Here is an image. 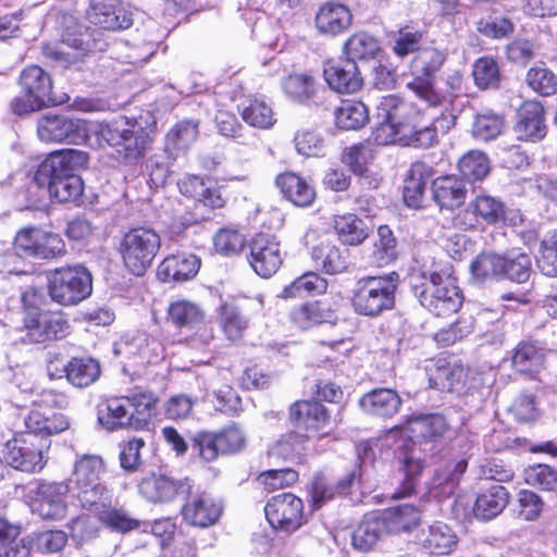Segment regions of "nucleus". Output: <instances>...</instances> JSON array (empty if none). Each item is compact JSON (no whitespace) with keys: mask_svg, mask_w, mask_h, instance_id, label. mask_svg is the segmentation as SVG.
<instances>
[{"mask_svg":"<svg viewBox=\"0 0 557 557\" xmlns=\"http://www.w3.org/2000/svg\"><path fill=\"white\" fill-rule=\"evenodd\" d=\"M88 163L82 150L64 149L50 153L38 166L30 188L48 193L60 202L76 200L83 194V181L75 174Z\"/></svg>","mask_w":557,"mask_h":557,"instance_id":"f257e3e1","label":"nucleus"},{"mask_svg":"<svg viewBox=\"0 0 557 557\" xmlns=\"http://www.w3.org/2000/svg\"><path fill=\"white\" fill-rule=\"evenodd\" d=\"M410 284L421 306L436 317H448L462 306L463 296L453 276L451 267L422 271L411 276Z\"/></svg>","mask_w":557,"mask_h":557,"instance_id":"f03ea898","label":"nucleus"},{"mask_svg":"<svg viewBox=\"0 0 557 557\" xmlns=\"http://www.w3.org/2000/svg\"><path fill=\"white\" fill-rule=\"evenodd\" d=\"M157 404L152 392L135 388L128 395L112 397L98 407V421L108 431L131 428L143 430L149 424Z\"/></svg>","mask_w":557,"mask_h":557,"instance_id":"7ed1b4c3","label":"nucleus"},{"mask_svg":"<svg viewBox=\"0 0 557 557\" xmlns=\"http://www.w3.org/2000/svg\"><path fill=\"white\" fill-rule=\"evenodd\" d=\"M399 274L391 272L384 275L360 277L351 289L350 302L359 315L376 318L395 307V294Z\"/></svg>","mask_w":557,"mask_h":557,"instance_id":"20e7f679","label":"nucleus"},{"mask_svg":"<svg viewBox=\"0 0 557 557\" xmlns=\"http://www.w3.org/2000/svg\"><path fill=\"white\" fill-rule=\"evenodd\" d=\"M161 248V236L151 226L138 225L123 233L117 251L126 271L143 276Z\"/></svg>","mask_w":557,"mask_h":557,"instance_id":"39448f33","label":"nucleus"},{"mask_svg":"<svg viewBox=\"0 0 557 557\" xmlns=\"http://www.w3.org/2000/svg\"><path fill=\"white\" fill-rule=\"evenodd\" d=\"M99 32L82 25L67 27L61 44H45L42 55L54 66L67 69L83 62L89 53L102 49Z\"/></svg>","mask_w":557,"mask_h":557,"instance_id":"423d86ee","label":"nucleus"},{"mask_svg":"<svg viewBox=\"0 0 557 557\" xmlns=\"http://www.w3.org/2000/svg\"><path fill=\"white\" fill-rule=\"evenodd\" d=\"M446 61V54L437 48L420 49L411 61L412 81L407 87L429 108L443 106L449 99L434 86V76Z\"/></svg>","mask_w":557,"mask_h":557,"instance_id":"0eeeda50","label":"nucleus"},{"mask_svg":"<svg viewBox=\"0 0 557 557\" xmlns=\"http://www.w3.org/2000/svg\"><path fill=\"white\" fill-rule=\"evenodd\" d=\"M48 294L61 306H76L92 293L91 272L83 264L66 265L47 274Z\"/></svg>","mask_w":557,"mask_h":557,"instance_id":"6e6552de","label":"nucleus"},{"mask_svg":"<svg viewBox=\"0 0 557 557\" xmlns=\"http://www.w3.org/2000/svg\"><path fill=\"white\" fill-rule=\"evenodd\" d=\"M103 471V461L98 456L86 455L76 461L69 485L83 508L110 497L111 491L100 480Z\"/></svg>","mask_w":557,"mask_h":557,"instance_id":"1a4fd4ad","label":"nucleus"},{"mask_svg":"<svg viewBox=\"0 0 557 557\" xmlns=\"http://www.w3.org/2000/svg\"><path fill=\"white\" fill-rule=\"evenodd\" d=\"M18 83L24 98L15 97L11 101V110L14 114L25 115L57 103L52 95V79L40 66L26 67L21 73Z\"/></svg>","mask_w":557,"mask_h":557,"instance_id":"9d476101","label":"nucleus"},{"mask_svg":"<svg viewBox=\"0 0 557 557\" xmlns=\"http://www.w3.org/2000/svg\"><path fill=\"white\" fill-rule=\"evenodd\" d=\"M48 440L33 433H17L3 446L4 461L13 469L26 473L40 472L46 463Z\"/></svg>","mask_w":557,"mask_h":557,"instance_id":"9b49d317","label":"nucleus"},{"mask_svg":"<svg viewBox=\"0 0 557 557\" xmlns=\"http://www.w3.org/2000/svg\"><path fill=\"white\" fill-rule=\"evenodd\" d=\"M166 322L181 333L195 334L202 344H208L213 338V331L207 322L205 310L194 301H171L166 309Z\"/></svg>","mask_w":557,"mask_h":557,"instance_id":"f8f14e48","label":"nucleus"},{"mask_svg":"<svg viewBox=\"0 0 557 557\" xmlns=\"http://www.w3.org/2000/svg\"><path fill=\"white\" fill-rule=\"evenodd\" d=\"M126 127L117 124L102 129V137L123 154L128 162L137 161L145 157L150 148L152 138L150 133L138 124L125 123Z\"/></svg>","mask_w":557,"mask_h":557,"instance_id":"ddd939ff","label":"nucleus"},{"mask_svg":"<svg viewBox=\"0 0 557 557\" xmlns=\"http://www.w3.org/2000/svg\"><path fill=\"white\" fill-rule=\"evenodd\" d=\"M506 220L503 201L485 193H479L460 212L455 221L463 230H475L482 225H497Z\"/></svg>","mask_w":557,"mask_h":557,"instance_id":"4468645a","label":"nucleus"},{"mask_svg":"<svg viewBox=\"0 0 557 557\" xmlns=\"http://www.w3.org/2000/svg\"><path fill=\"white\" fill-rule=\"evenodd\" d=\"M37 135L41 141L77 145L87 137L85 122L64 114L46 113L37 121Z\"/></svg>","mask_w":557,"mask_h":557,"instance_id":"2eb2a0df","label":"nucleus"},{"mask_svg":"<svg viewBox=\"0 0 557 557\" xmlns=\"http://www.w3.org/2000/svg\"><path fill=\"white\" fill-rule=\"evenodd\" d=\"M184 495L186 497L181 515L186 523L198 528H208L218 522L223 512V505L220 500L205 491L194 490L190 482Z\"/></svg>","mask_w":557,"mask_h":557,"instance_id":"dca6fc26","label":"nucleus"},{"mask_svg":"<svg viewBox=\"0 0 557 557\" xmlns=\"http://www.w3.org/2000/svg\"><path fill=\"white\" fill-rule=\"evenodd\" d=\"M264 512L274 529L285 532H294L305 522L304 503L292 493L273 496L267 503Z\"/></svg>","mask_w":557,"mask_h":557,"instance_id":"f3484780","label":"nucleus"},{"mask_svg":"<svg viewBox=\"0 0 557 557\" xmlns=\"http://www.w3.org/2000/svg\"><path fill=\"white\" fill-rule=\"evenodd\" d=\"M249 263L261 277H270L283 263L281 244L275 235L259 233L250 242Z\"/></svg>","mask_w":557,"mask_h":557,"instance_id":"a211bd4d","label":"nucleus"},{"mask_svg":"<svg viewBox=\"0 0 557 557\" xmlns=\"http://www.w3.org/2000/svg\"><path fill=\"white\" fill-rule=\"evenodd\" d=\"M24 326L33 343L61 339L70 330L69 321L60 311L28 312L24 318Z\"/></svg>","mask_w":557,"mask_h":557,"instance_id":"6ab92c4d","label":"nucleus"},{"mask_svg":"<svg viewBox=\"0 0 557 557\" xmlns=\"http://www.w3.org/2000/svg\"><path fill=\"white\" fill-rule=\"evenodd\" d=\"M381 109L386 113L372 133L374 143L384 146L404 140L400 136L401 123L406 114L413 111V106L395 96H388L383 98Z\"/></svg>","mask_w":557,"mask_h":557,"instance_id":"aec40b11","label":"nucleus"},{"mask_svg":"<svg viewBox=\"0 0 557 557\" xmlns=\"http://www.w3.org/2000/svg\"><path fill=\"white\" fill-rule=\"evenodd\" d=\"M70 485L64 482H37L34 494L33 510L44 519L58 520L66 513L65 495Z\"/></svg>","mask_w":557,"mask_h":557,"instance_id":"412c9836","label":"nucleus"},{"mask_svg":"<svg viewBox=\"0 0 557 557\" xmlns=\"http://www.w3.org/2000/svg\"><path fill=\"white\" fill-rule=\"evenodd\" d=\"M323 75L329 87L338 94H355L363 86L360 70L351 59L327 61Z\"/></svg>","mask_w":557,"mask_h":557,"instance_id":"4be33fe9","label":"nucleus"},{"mask_svg":"<svg viewBox=\"0 0 557 557\" xmlns=\"http://www.w3.org/2000/svg\"><path fill=\"white\" fill-rule=\"evenodd\" d=\"M188 479L175 480L165 474L151 473L141 479L138 491L151 503H166L188 490Z\"/></svg>","mask_w":557,"mask_h":557,"instance_id":"5701e85b","label":"nucleus"},{"mask_svg":"<svg viewBox=\"0 0 557 557\" xmlns=\"http://www.w3.org/2000/svg\"><path fill=\"white\" fill-rule=\"evenodd\" d=\"M517 116L515 132L519 140L536 143L546 136L544 108L539 101L523 102Z\"/></svg>","mask_w":557,"mask_h":557,"instance_id":"b1692460","label":"nucleus"},{"mask_svg":"<svg viewBox=\"0 0 557 557\" xmlns=\"http://www.w3.org/2000/svg\"><path fill=\"white\" fill-rule=\"evenodd\" d=\"M449 431L446 418L438 413L413 416L408 419L403 432L411 438L412 443L435 442Z\"/></svg>","mask_w":557,"mask_h":557,"instance_id":"393cba45","label":"nucleus"},{"mask_svg":"<svg viewBox=\"0 0 557 557\" xmlns=\"http://www.w3.org/2000/svg\"><path fill=\"white\" fill-rule=\"evenodd\" d=\"M199 268L200 260L195 255H172L158 265L157 276L164 283L185 282L193 278Z\"/></svg>","mask_w":557,"mask_h":557,"instance_id":"a878e982","label":"nucleus"},{"mask_svg":"<svg viewBox=\"0 0 557 557\" xmlns=\"http://www.w3.org/2000/svg\"><path fill=\"white\" fill-rule=\"evenodd\" d=\"M401 470L404 479L399 488L392 495L394 498H403L416 492L419 476L424 468V459L421 457L420 447L411 443L410 447L400 453Z\"/></svg>","mask_w":557,"mask_h":557,"instance_id":"bb28decb","label":"nucleus"},{"mask_svg":"<svg viewBox=\"0 0 557 557\" xmlns=\"http://www.w3.org/2000/svg\"><path fill=\"white\" fill-rule=\"evenodd\" d=\"M87 16L92 24L109 30L125 29L133 23L131 15L123 8L106 0L94 1Z\"/></svg>","mask_w":557,"mask_h":557,"instance_id":"cd10ccee","label":"nucleus"},{"mask_svg":"<svg viewBox=\"0 0 557 557\" xmlns=\"http://www.w3.org/2000/svg\"><path fill=\"white\" fill-rule=\"evenodd\" d=\"M85 509L94 512L99 522L112 531L128 532L139 527L138 520L129 517L124 509L112 505V492L108 499L97 500Z\"/></svg>","mask_w":557,"mask_h":557,"instance_id":"c85d7f7f","label":"nucleus"},{"mask_svg":"<svg viewBox=\"0 0 557 557\" xmlns=\"http://www.w3.org/2000/svg\"><path fill=\"white\" fill-rule=\"evenodd\" d=\"M400 136L406 145L417 148H429L437 141V132L432 124H424L420 111L413 107V111L406 114L401 123Z\"/></svg>","mask_w":557,"mask_h":557,"instance_id":"c756f323","label":"nucleus"},{"mask_svg":"<svg viewBox=\"0 0 557 557\" xmlns=\"http://www.w3.org/2000/svg\"><path fill=\"white\" fill-rule=\"evenodd\" d=\"M62 373L73 386L84 388L99 379L101 368L94 358L74 357L61 370L55 368V376L61 377Z\"/></svg>","mask_w":557,"mask_h":557,"instance_id":"7c9ffc66","label":"nucleus"},{"mask_svg":"<svg viewBox=\"0 0 557 557\" xmlns=\"http://www.w3.org/2000/svg\"><path fill=\"white\" fill-rule=\"evenodd\" d=\"M467 195L462 180L455 175H446L432 182V196L441 209L454 210L460 207Z\"/></svg>","mask_w":557,"mask_h":557,"instance_id":"2f4dec72","label":"nucleus"},{"mask_svg":"<svg viewBox=\"0 0 557 557\" xmlns=\"http://www.w3.org/2000/svg\"><path fill=\"white\" fill-rule=\"evenodd\" d=\"M349 9L341 3L329 2L320 8L315 15L319 33L335 36L345 32L351 24Z\"/></svg>","mask_w":557,"mask_h":557,"instance_id":"473e14b6","label":"nucleus"},{"mask_svg":"<svg viewBox=\"0 0 557 557\" xmlns=\"http://www.w3.org/2000/svg\"><path fill=\"white\" fill-rule=\"evenodd\" d=\"M433 175L432 166L425 162L417 161L411 164L404 185V201L408 207H421L425 186Z\"/></svg>","mask_w":557,"mask_h":557,"instance_id":"72a5a7b5","label":"nucleus"},{"mask_svg":"<svg viewBox=\"0 0 557 557\" xmlns=\"http://www.w3.org/2000/svg\"><path fill=\"white\" fill-rule=\"evenodd\" d=\"M290 421L307 430H323L330 420L326 408L318 401L299 400L289 408Z\"/></svg>","mask_w":557,"mask_h":557,"instance_id":"f704fd0d","label":"nucleus"},{"mask_svg":"<svg viewBox=\"0 0 557 557\" xmlns=\"http://www.w3.org/2000/svg\"><path fill=\"white\" fill-rule=\"evenodd\" d=\"M178 188L184 196L211 208H222L225 203L220 190L212 185L211 181L197 175H187L182 178L178 182Z\"/></svg>","mask_w":557,"mask_h":557,"instance_id":"c9c22d12","label":"nucleus"},{"mask_svg":"<svg viewBox=\"0 0 557 557\" xmlns=\"http://www.w3.org/2000/svg\"><path fill=\"white\" fill-rule=\"evenodd\" d=\"M275 184L283 196L298 207L310 206L314 198V188L294 172H284L277 175Z\"/></svg>","mask_w":557,"mask_h":557,"instance_id":"e433bc0d","label":"nucleus"},{"mask_svg":"<svg viewBox=\"0 0 557 557\" xmlns=\"http://www.w3.org/2000/svg\"><path fill=\"white\" fill-rule=\"evenodd\" d=\"M509 497L506 487L500 484H493L476 497L473 515L480 520L494 519L506 508Z\"/></svg>","mask_w":557,"mask_h":557,"instance_id":"4c0bfd02","label":"nucleus"},{"mask_svg":"<svg viewBox=\"0 0 557 557\" xmlns=\"http://www.w3.org/2000/svg\"><path fill=\"white\" fill-rule=\"evenodd\" d=\"M387 534L381 516L367 515L351 533V545L360 552L371 550Z\"/></svg>","mask_w":557,"mask_h":557,"instance_id":"58836bf2","label":"nucleus"},{"mask_svg":"<svg viewBox=\"0 0 557 557\" xmlns=\"http://www.w3.org/2000/svg\"><path fill=\"white\" fill-rule=\"evenodd\" d=\"M359 404L370 414L391 417L399 410L401 399L394 389L377 388L363 395Z\"/></svg>","mask_w":557,"mask_h":557,"instance_id":"ea45409f","label":"nucleus"},{"mask_svg":"<svg viewBox=\"0 0 557 557\" xmlns=\"http://www.w3.org/2000/svg\"><path fill=\"white\" fill-rule=\"evenodd\" d=\"M424 30L412 23L405 24L387 34L393 53L398 58H406L420 50Z\"/></svg>","mask_w":557,"mask_h":557,"instance_id":"a19ab883","label":"nucleus"},{"mask_svg":"<svg viewBox=\"0 0 557 557\" xmlns=\"http://www.w3.org/2000/svg\"><path fill=\"white\" fill-rule=\"evenodd\" d=\"M311 256L315 264L327 274L342 273L348 268V250H342L329 242L313 247Z\"/></svg>","mask_w":557,"mask_h":557,"instance_id":"79ce46f5","label":"nucleus"},{"mask_svg":"<svg viewBox=\"0 0 557 557\" xmlns=\"http://www.w3.org/2000/svg\"><path fill=\"white\" fill-rule=\"evenodd\" d=\"M381 519L386 533L409 532L419 524L420 511L413 505L403 504L386 509Z\"/></svg>","mask_w":557,"mask_h":557,"instance_id":"37998d69","label":"nucleus"},{"mask_svg":"<svg viewBox=\"0 0 557 557\" xmlns=\"http://www.w3.org/2000/svg\"><path fill=\"white\" fill-rule=\"evenodd\" d=\"M334 230L344 245L357 246L369 236V230L363 220L356 214L347 213L334 218Z\"/></svg>","mask_w":557,"mask_h":557,"instance_id":"c03bdc74","label":"nucleus"},{"mask_svg":"<svg viewBox=\"0 0 557 557\" xmlns=\"http://www.w3.org/2000/svg\"><path fill=\"white\" fill-rule=\"evenodd\" d=\"M421 544L425 550L433 555L449 554L457 544V537L449 527L444 523H434L423 533Z\"/></svg>","mask_w":557,"mask_h":557,"instance_id":"a18cd8bd","label":"nucleus"},{"mask_svg":"<svg viewBox=\"0 0 557 557\" xmlns=\"http://www.w3.org/2000/svg\"><path fill=\"white\" fill-rule=\"evenodd\" d=\"M335 124L342 129H359L369 121L366 104L356 100H344L334 111Z\"/></svg>","mask_w":557,"mask_h":557,"instance_id":"49530a36","label":"nucleus"},{"mask_svg":"<svg viewBox=\"0 0 557 557\" xmlns=\"http://www.w3.org/2000/svg\"><path fill=\"white\" fill-rule=\"evenodd\" d=\"M467 466V461L461 459L456 462L446 463L444 468L436 470L432 482L434 496L445 497L453 495Z\"/></svg>","mask_w":557,"mask_h":557,"instance_id":"de8ad7c7","label":"nucleus"},{"mask_svg":"<svg viewBox=\"0 0 557 557\" xmlns=\"http://www.w3.org/2000/svg\"><path fill=\"white\" fill-rule=\"evenodd\" d=\"M542 349L534 342H521L515 349L512 367L520 373L537 372L543 366Z\"/></svg>","mask_w":557,"mask_h":557,"instance_id":"09e8293b","label":"nucleus"},{"mask_svg":"<svg viewBox=\"0 0 557 557\" xmlns=\"http://www.w3.org/2000/svg\"><path fill=\"white\" fill-rule=\"evenodd\" d=\"M505 256L495 252H482L470 264L473 277L480 282L502 278L504 274Z\"/></svg>","mask_w":557,"mask_h":557,"instance_id":"8fccbe9b","label":"nucleus"},{"mask_svg":"<svg viewBox=\"0 0 557 557\" xmlns=\"http://www.w3.org/2000/svg\"><path fill=\"white\" fill-rule=\"evenodd\" d=\"M327 288V282L315 272H307L297 277L281 293L282 298L302 297L312 294H322Z\"/></svg>","mask_w":557,"mask_h":557,"instance_id":"3c124183","label":"nucleus"},{"mask_svg":"<svg viewBox=\"0 0 557 557\" xmlns=\"http://www.w3.org/2000/svg\"><path fill=\"white\" fill-rule=\"evenodd\" d=\"M219 324L225 336L235 342L243 337L249 322L236 306L224 304L219 309Z\"/></svg>","mask_w":557,"mask_h":557,"instance_id":"603ef678","label":"nucleus"},{"mask_svg":"<svg viewBox=\"0 0 557 557\" xmlns=\"http://www.w3.org/2000/svg\"><path fill=\"white\" fill-rule=\"evenodd\" d=\"M344 51L348 55L347 59L352 61L356 59L368 60L374 58L381 51V47L376 38L366 32H360L346 40Z\"/></svg>","mask_w":557,"mask_h":557,"instance_id":"864d4df0","label":"nucleus"},{"mask_svg":"<svg viewBox=\"0 0 557 557\" xmlns=\"http://www.w3.org/2000/svg\"><path fill=\"white\" fill-rule=\"evenodd\" d=\"M282 88L293 100L306 102L315 94V79L307 73H293L283 79Z\"/></svg>","mask_w":557,"mask_h":557,"instance_id":"5fc2aeb1","label":"nucleus"},{"mask_svg":"<svg viewBox=\"0 0 557 557\" xmlns=\"http://www.w3.org/2000/svg\"><path fill=\"white\" fill-rule=\"evenodd\" d=\"M458 169L469 182L482 181L490 172V160L484 152L471 150L459 160Z\"/></svg>","mask_w":557,"mask_h":557,"instance_id":"6e6d98bb","label":"nucleus"},{"mask_svg":"<svg viewBox=\"0 0 557 557\" xmlns=\"http://www.w3.org/2000/svg\"><path fill=\"white\" fill-rule=\"evenodd\" d=\"M527 85L536 94L548 97L557 92V75L544 65H535L528 70Z\"/></svg>","mask_w":557,"mask_h":557,"instance_id":"4d7b16f0","label":"nucleus"},{"mask_svg":"<svg viewBox=\"0 0 557 557\" xmlns=\"http://www.w3.org/2000/svg\"><path fill=\"white\" fill-rule=\"evenodd\" d=\"M243 120L252 127L268 129L275 123L272 108L263 100L253 99L243 107Z\"/></svg>","mask_w":557,"mask_h":557,"instance_id":"13d9d810","label":"nucleus"},{"mask_svg":"<svg viewBox=\"0 0 557 557\" xmlns=\"http://www.w3.org/2000/svg\"><path fill=\"white\" fill-rule=\"evenodd\" d=\"M472 75L478 88H497L500 73L497 62L491 57L479 58L472 66Z\"/></svg>","mask_w":557,"mask_h":557,"instance_id":"bf43d9fd","label":"nucleus"},{"mask_svg":"<svg viewBox=\"0 0 557 557\" xmlns=\"http://www.w3.org/2000/svg\"><path fill=\"white\" fill-rule=\"evenodd\" d=\"M504 128V117L491 111L475 116L472 134L479 140L488 141L496 138Z\"/></svg>","mask_w":557,"mask_h":557,"instance_id":"052dcab7","label":"nucleus"},{"mask_svg":"<svg viewBox=\"0 0 557 557\" xmlns=\"http://www.w3.org/2000/svg\"><path fill=\"white\" fill-rule=\"evenodd\" d=\"M372 159L373 150L367 143H359L347 147L342 153V162L357 175H363Z\"/></svg>","mask_w":557,"mask_h":557,"instance_id":"680f3d73","label":"nucleus"},{"mask_svg":"<svg viewBox=\"0 0 557 557\" xmlns=\"http://www.w3.org/2000/svg\"><path fill=\"white\" fill-rule=\"evenodd\" d=\"M476 30L491 39H504L513 34L515 24L505 16L487 15L478 21Z\"/></svg>","mask_w":557,"mask_h":557,"instance_id":"e2e57ef3","label":"nucleus"},{"mask_svg":"<svg viewBox=\"0 0 557 557\" xmlns=\"http://www.w3.org/2000/svg\"><path fill=\"white\" fill-rule=\"evenodd\" d=\"M306 450V436L292 432L283 435L271 448L270 455L281 459L299 458Z\"/></svg>","mask_w":557,"mask_h":557,"instance_id":"0e129e2a","label":"nucleus"},{"mask_svg":"<svg viewBox=\"0 0 557 557\" xmlns=\"http://www.w3.org/2000/svg\"><path fill=\"white\" fill-rule=\"evenodd\" d=\"M191 448L206 462H213L222 455L216 432H197L191 438Z\"/></svg>","mask_w":557,"mask_h":557,"instance_id":"69168bd1","label":"nucleus"},{"mask_svg":"<svg viewBox=\"0 0 557 557\" xmlns=\"http://www.w3.org/2000/svg\"><path fill=\"white\" fill-rule=\"evenodd\" d=\"M504 274L502 278H508L516 283H525L532 272V260L527 253L505 256Z\"/></svg>","mask_w":557,"mask_h":557,"instance_id":"338daca9","label":"nucleus"},{"mask_svg":"<svg viewBox=\"0 0 557 557\" xmlns=\"http://www.w3.org/2000/svg\"><path fill=\"white\" fill-rule=\"evenodd\" d=\"M537 265L546 276H557V231L541 242V256Z\"/></svg>","mask_w":557,"mask_h":557,"instance_id":"774afa93","label":"nucleus"}]
</instances>
